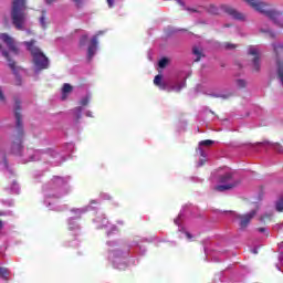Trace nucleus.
Wrapping results in <instances>:
<instances>
[{
  "label": "nucleus",
  "mask_w": 283,
  "mask_h": 283,
  "mask_svg": "<svg viewBox=\"0 0 283 283\" xmlns=\"http://www.w3.org/2000/svg\"><path fill=\"white\" fill-rule=\"evenodd\" d=\"M0 38L3 43H6L10 52H13V54H19V46H17L14 38L10 36L8 33H1Z\"/></svg>",
  "instance_id": "nucleus-7"
},
{
  "label": "nucleus",
  "mask_w": 283,
  "mask_h": 283,
  "mask_svg": "<svg viewBox=\"0 0 283 283\" xmlns=\"http://www.w3.org/2000/svg\"><path fill=\"white\" fill-rule=\"evenodd\" d=\"M27 0H12L11 20L17 30H23L25 23V10H28Z\"/></svg>",
  "instance_id": "nucleus-3"
},
{
  "label": "nucleus",
  "mask_w": 283,
  "mask_h": 283,
  "mask_svg": "<svg viewBox=\"0 0 283 283\" xmlns=\"http://www.w3.org/2000/svg\"><path fill=\"white\" fill-rule=\"evenodd\" d=\"M157 87H159V90H167V84L161 82Z\"/></svg>",
  "instance_id": "nucleus-29"
},
{
  "label": "nucleus",
  "mask_w": 283,
  "mask_h": 283,
  "mask_svg": "<svg viewBox=\"0 0 283 283\" xmlns=\"http://www.w3.org/2000/svg\"><path fill=\"white\" fill-rule=\"evenodd\" d=\"M0 50H3V46L0 44Z\"/></svg>",
  "instance_id": "nucleus-42"
},
{
  "label": "nucleus",
  "mask_w": 283,
  "mask_h": 283,
  "mask_svg": "<svg viewBox=\"0 0 283 283\" xmlns=\"http://www.w3.org/2000/svg\"><path fill=\"white\" fill-rule=\"evenodd\" d=\"M202 165H205L203 160L200 161L199 167H202Z\"/></svg>",
  "instance_id": "nucleus-39"
},
{
  "label": "nucleus",
  "mask_w": 283,
  "mask_h": 283,
  "mask_svg": "<svg viewBox=\"0 0 283 283\" xmlns=\"http://www.w3.org/2000/svg\"><path fill=\"white\" fill-rule=\"evenodd\" d=\"M103 34V31H99L96 35H94L91 39L88 49H87V57L88 61H92V59H94V54H96V50L98 48V35Z\"/></svg>",
  "instance_id": "nucleus-8"
},
{
  "label": "nucleus",
  "mask_w": 283,
  "mask_h": 283,
  "mask_svg": "<svg viewBox=\"0 0 283 283\" xmlns=\"http://www.w3.org/2000/svg\"><path fill=\"white\" fill-rule=\"evenodd\" d=\"M197 151L200 153V156H205V150H202V148L199 147V148L197 149Z\"/></svg>",
  "instance_id": "nucleus-35"
},
{
  "label": "nucleus",
  "mask_w": 283,
  "mask_h": 283,
  "mask_svg": "<svg viewBox=\"0 0 283 283\" xmlns=\"http://www.w3.org/2000/svg\"><path fill=\"white\" fill-rule=\"evenodd\" d=\"M40 23H41V25H42V28H43L44 30L48 28V24H45V15H42V17L40 18Z\"/></svg>",
  "instance_id": "nucleus-26"
},
{
  "label": "nucleus",
  "mask_w": 283,
  "mask_h": 283,
  "mask_svg": "<svg viewBox=\"0 0 283 283\" xmlns=\"http://www.w3.org/2000/svg\"><path fill=\"white\" fill-rule=\"evenodd\" d=\"M184 87H187V82H179L168 88V92H180Z\"/></svg>",
  "instance_id": "nucleus-13"
},
{
  "label": "nucleus",
  "mask_w": 283,
  "mask_h": 283,
  "mask_svg": "<svg viewBox=\"0 0 283 283\" xmlns=\"http://www.w3.org/2000/svg\"><path fill=\"white\" fill-rule=\"evenodd\" d=\"M226 50H235L238 48L235 44L232 43H226L224 44Z\"/></svg>",
  "instance_id": "nucleus-25"
},
{
  "label": "nucleus",
  "mask_w": 283,
  "mask_h": 283,
  "mask_svg": "<svg viewBox=\"0 0 283 283\" xmlns=\"http://www.w3.org/2000/svg\"><path fill=\"white\" fill-rule=\"evenodd\" d=\"M192 54L196 56V59H195L196 63H198L200 61V59H203V56H205V52L202 51V49H200L198 46L192 48Z\"/></svg>",
  "instance_id": "nucleus-12"
},
{
  "label": "nucleus",
  "mask_w": 283,
  "mask_h": 283,
  "mask_svg": "<svg viewBox=\"0 0 283 283\" xmlns=\"http://www.w3.org/2000/svg\"><path fill=\"white\" fill-rule=\"evenodd\" d=\"M34 43H36V41L31 40L29 42H24V45H27L29 52H31L36 70H48V67H50V60L41 52L39 46L34 45Z\"/></svg>",
  "instance_id": "nucleus-4"
},
{
  "label": "nucleus",
  "mask_w": 283,
  "mask_h": 283,
  "mask_svg": "<svg viewBox=\"0 0 283 283\" xmlns=\"http://www.w3.org/2000/svg\"><path fill=\"white\" fill-rule=\"evenodd\" d=\"M115 0H106L108 8H114Z\"/></svg>",
  "instance_id": "nucleus-28"
},
{
  "label": "nucleus",
  "mask_w": 283,
  "mask_h": 283,
  "mask_svg": "<svg viewBox=\"0 0 283 283\" xmlns=\"http://www.w3.org/2000/svg\"><path fill=\"white\" fill-rule=\"evenodd\" d=\"M186 238H188V240H191V238H193V235H191V233L186 232Z\"/></svg>",
  "instance_id": "nucleus-36"
},
{
  "label": "nucleus",
  "mask_w": 283,
  "mask_h": 283,
  "mask_svg": "<svg viewBox=\"0 0 283 283\" xmlns=\"http://www.w3.org/2000/svg\"><path fill=\"white\" fill-rule=\"evenodd\" d=\"M179 3H180V6H185V3H182V0H177Z\"/></svg>",
  "instance_id": "nucleus-40"
},
{
  "label": "nucleus",
  "mask_w": 283,
  "mask_h": 283,
  "mask_svg": "<svg viewBox=\"0 0 283 283\" xmlns=\"http://www.w3.org/2000/svg\"><path fill=\"white\" fill-rule=\"evenodd\" d=\"M167 65H169V59L163 57L161 60H159L158 66H159L161 70H165V67H167Z\"/></svg>",
  "instance_id": "nucleus-17"
},
{
  "label": "nucleus",
  "mask_w": 283,
  "mask_h": 283,
  "mask_svg": "<svg viewBox=\"0 0 283 283\" xmlns=\"http://www.w3.org/2000/svg\"><path fill=\"white\" fill-rule=\"evenodd\" d=\"M237 87H239V90H244V87H247V81L237 80Z\"/></svg>",
  "instance_id": "nucleus-22"
},
{
  "label": "nucleus",
  "mask_w": 283,
  "mask_h": 283,
  "mask_svg": "<svg viewBox=\"0 0 283 283\" xmlns=\"http://www.w3.org/2000/svg\"><path fill=\"white\" fill-rule=\"evenodd\" d=\"M161 83H163V75L160 74L156 75L154 78V85L158 87Z\"/></svg>",
  "instance_id": "nucleus-21"
},
{
  "label": "nucleus",
  "mask_w": 283,
  "mask_h": 283,
  "mask_svg": "<svg viewBox=\"0 0 283 283\" xmlns=\"http://www.w3.org/2000/svg\"><path fill=\"white\" fill-rule=\"evenodd\" d=\"M271 36H273V33H270Z\"/></svg>",
  "instance_id": "nucleus-43"
},
{
  "label": "nucleus",
  "mask_w": 283,
  "mask_h": 283,
  "mask_svg": "<svg viewBox=\"0 0 283 283\" xmlns=\"http://www.w3.org/2000/svg\"><path fill=\"white\" fill-rule=\"evenodd\" d=\"M75 116H76V120H81V114H83V107L82 106H77L73 109Z\"/></svg>",
  "instance_id": "nucleus-19"
},
{
  "label": "nucleus",
  "mask_w": 283,
  "mask_h": 283,
  "mask_svg": "<svg viewBox=\"0 0 283 283\" xmlns=\"http://www.w3.org/2000/svg\"><path fill=\"white\" fill-rule=\"evenodd\" d=\"M219 182L221 185L216 186V191H229L230 189H234V187H238L240 185L239 180H233V172H226L221 176H219Z\"/></svg>",
  "instance_id": "nucleus-5"
},
{
  "label": "nucleus",
  "mask_w": 283,
  "mask_h": 283,
  "mask_svg": "<svg viewBox=\"0 0 283 283\" xmlns=\"http://www.w3.org/2000/svg\"><path fill=\"white\" fill-rule=\"evenodd\" d=\"M216 142L211 140V139H205L199 142V147H211V145H213Z\"/></svg>",
  "instance_id": "nucleus-18"
},
{
  "label": "nucleus",
  "mask_w": 283,
  "mask_h": 283,
  "mask_svg": "<svg viewBox=\"0 0 283 283\" xmlns=\"http://www.w3.org/2000/svg\"><path fill=\"white\" fill-rule=\"evenodd\" d=\"M0 101H6V95H3V91L0 87Z\"/></svg>",
  "instance_id": "nucleus-31"
},
{
  "label": "nucleus",
  "mask_w": 283,
  "mask_h": 283,
  "mask_svg": "<svg viewBox=\"0 0 283 283\" xmlns=\"http://www.w3.org/2000/svg\"><path fill=\"white\" fill-rule=\"evenodd\" d=\"M273 149L277 151V154H283V146L280 144H274Z\"/></svg>",
  "instance_id": "nucleus-24"
},
{
  "label": "nucleus",
  "mask_w": 283,
  "mask_h": 283,
  "mask_svg": "<svg viewBox=\"0 0 283 283\" xmlns=\"http://www.w3.org/2000/svg\"><path fill=\"white\" fill-rule=\"evenodd\" d=\"M86 116H87L88 118H92V112L87 111V112H86Z\"/></svg>",
  "instance_id": "nucleus-37"
},
{
  "label": "nucleus",
  "mask_w": 283,
  "mask_h": 283,
  "mask_svg": "<svg viewBox=\"0 0 283 283\" xmlns=\"http://www.w3.org/2000/svg\"><path fill=\"white\" fill-rule=\"evenodd\" d=\"M87 43V35H83L80 40V45H85Z\"/></svg>",
  "instance_id": "nucleus-27"
},
{
  "label": "nucleus",
  "mask_w": 283,
  "mask_h": 283,
  "mask_svg": "<svg viewBox=\"0 0 283 283\" xmlns=\"http://www.w3.org/2000/svg\"><path fill=\"white\" fill-rule=\"evenodd\" d=\"M80 105H82V107H86V105H90V96H85L80 101Z\"/></svg>",
  "instance_id": "nucleus-23"
},
{
  "label": "nucleus",
  "mask_w": 283,
  "mask_h": 283,
  "mask_svg": "<svg viewBox=\"0 0 283 283\" xmlns=\"http://www.w3.org/2000/svg\"><path fill=\"white\" fill-rule=\"evenodd\" d=\"M2 56H4V59H7V61L9 63V67L12 70L13 74H17V62H14L10 57V53H8V51H6V50H2Z\"/></svg>",
  "instance_id": "nucleus-11"
},
{
  "label": "nucleus",
  "mask_w": 283,
  "mask_h": 283,
  "mask_svg": "<svg viewBox=\"0 0 283 283\" xmlns=\"http://www.w3.org/2000/svg\"><path fill=\"white\" fill-rule=\"evenodd\" d=\"M3 229V221L0 220V231Z\"/></svg>",
  "instance_id": "nucleus-38"
},
{
  "label": "nucleus",
  "mask_w": 283,
  "mask_h": 283,
  "mask_svg": "<svg viewBox=\"0 0 283 283\" xmlns=\"http://www.w3.org/2000/svg\"><path fill=\"white\" fill-rule=\"evenodd\" d=\"M77 8H81L83 0H73Z\"/></svg>",
  "instance_id": "nucleus-30"
},
{
  "label": "nucleus",
  "mask_w": 283,
  "mask_h": 283,
  "mask_svg": "<svg viewBox=\"0 0 283 283\" xmlns=\"http://www.w3.org/2000/svg\"><path fill=\"white\" fill-rule=\"evenodd\" d=\"M10 275V272L6 268H0V277H3V280H8V276Z\"/></svg>",
  "instance_id": "nucleus-20"
},
{
  "label": "nucleus",
  "mask_w": 283,
  "mask_h": 283,
  "mask_svg": "<svg viewBox=\"0 0 283 283\" xmlns=\"http://www.w3.org/2000/svg\"><path fill=\"white\" fill-rule=\"evenodd\" d=\"M73 87L72 85L65 83L62 87V101H65L67 98V94H71Z\"/></svg>",
  "instance_id": "nucleus-14"
},
{
  "label": "nucleus",
  "mask_w": 283,
  "mask_h": 283,
  "mask_svg": "<svg viewBox=\"0 0 283 283\" xmlns=\"http://www.w3.org/2000/svg\"><path fill=\"white\" fill-rule=\"evenodd\" d=\"M1 216H4V213H3L2 211H0V217H1Z\"/></svg>",
  "instance_id": "nucleus-41"
},
{
  "label": "nucleus",
  "mask_w": 283,
  "mask_h": 283,
  "mask_svg": "<svg viewBox=\"0 0 283 283\" xmlns=\"http://www.w3.org/2000/svg\"><path fill=\"white\" fill-rule=\"evenodd\" d=\"M275 209L279 213H282L283 211V195L279 198V200L275 203Z\"/></svg>",
  "instance_id": "nucleus-16"
},
{
  "label": "nucleus",
  "mask_w": 283,
  "mask_h": 283,
  "mask_svg": "<svg viewBox=\"0 0 283 283\" xmlns=\"http://www.w3.org/2000/svg\"><path fill=\"white\" fill-rule=\"evenodd\" d=\"M221 8L227 12V14H229L233 19H237L238 21H244V14H242L241 12H238V10L224 4L221 6Z\"/></svg>",
  "instance_id": "nucleus-10"
},
{
  "label": "nucleus",
  "mask_w": 283,
  "mask_h": 283,
  "mask_svg": "<svg viewBox=\"0 0 283 283\" xmlns=\"http://www.w3.org/2000/svg\"><path fill=\"white\" fill-rule=\"evenodd\" d=\"M259 233H266V228H258Z\"/></svg>",
  "instance_id": "nucleus-32"
},
{
  "label": "nucleus",
  "mask_w": 283,
  "mask_h": 283,
  "mask_svg": "<svg viewBox=\"0 0 283 283\" xmlns=\"http://www.w3.org/2000/svg\"><path fill=\"white\" fill-rule=\"evenodd\" d=\"M14 101V118H15V132L12 135L11 151L15 156H20L23 151V137L25 136V130H23V115L21 114V98L13 97Z\"/></svg>",
  "instance_id": "nucleus-1"
},
{
  "label": "nucleus",
  "mask_w": 283,
  "mask_h": 283,
  "mask_svg": "<svg viewBox=\"0 0 283 283\" xmlns=\"http://www.w3.org/2000/svg\"><path fill=\"white\" fill-rule=\"evenodd\" d=\"M248 54L253 56L252 59V65L254 72H260V51L253 46L249 49Z\"/></svg>",
  "instance_id": "nucleus-9"
},
{
  "label": "nucleus",
  "mask_w": 283,
  "mask_h": 283,
  "mask_svg": "<svg viewBox=\"0 0 283 283\" xmlns=\"http://www.w3.org/2000/svg\"><path fill=\"white\" fill-rule=\"evenodd\" d=\"M256 214H258V210H252L245 214H238L237 218L238 220H240L239 222L240 229H247V227L251 224V220L255 218Z\"/></svg>",
  "instance_id": "nucleus-6"
},
{
  "label": "nucleus",
  "mask_w": 283,
  "mask_h": 283,
  "mask_svg": "<svg viewBox=\"0 0 283 283\" xmlns=\"http://www.w3.org/2000/svg\"><path fill=\"white\" fill-rule=\"evenodd\" d=\"M261 220H264V218H261Z\"/></svg>",
  "instance_id": "nucleus-44"
},
{
  "label": "nucleus",
  "mask_w": 283,
  "mask_h": 283,
  "mask_svg": "<svg viewBox=\"0 0 283 283\" xmlns=\"http://www.w3.org/2000/svg\"><path fill=\"white\" fill-rule=\"evenodd\" d=\"M250 8L255 10L256 12H260L261 14H264V17H268L273 23L279 25V28H283V17L282 12L275 11V10H269V4L262 0H243Z\"/></svg>",
  "instance_id": "nucleus-2"
},
{
  "label": "nucleus",
  "mask_w": 283,
  "mask_h": 283,
  "mask_svg": "<svg viewBox=\"0 0 283 283\" xmlns=\"http://www.w3.org/2000/svg\"><path fill=\"white\" fill-rule=\"evenodd\" d=\"M56 0H45L46 6H52Z\"/></svg>",
  "instance_id": "nucleus-33"
},
{
  "label": "nucleus",
  "mask_w": 283,
  "mask_h": 283,
  "mask_svg": "<svg viewBox=\"0 0 283 283\" xmlns=\"http://www.w3.org/2000/svg\"><path fill=\"white\" fill-rule=\"evenodd\" d=\"M188 12H198V9H193V8H187L186 9Z\"/></svg>",
  "instance_id": "nucleus-34"
},
{
  "label": "nucleus",
  "mask_w": 283,
  "mask_h": 283,
  "mask_svg": "<svg viewBox=\"0 0 283 283\" xmlns=\"http://www.w3.org/2000/svg\"><path fill=\"white\" fill-rule=\"evenodd\" d=\"M207 12H209V14H220V10L214 4L208 6Z\"/></svg>",
  "instance_id": "nucleus-15"
}]
</instances>
